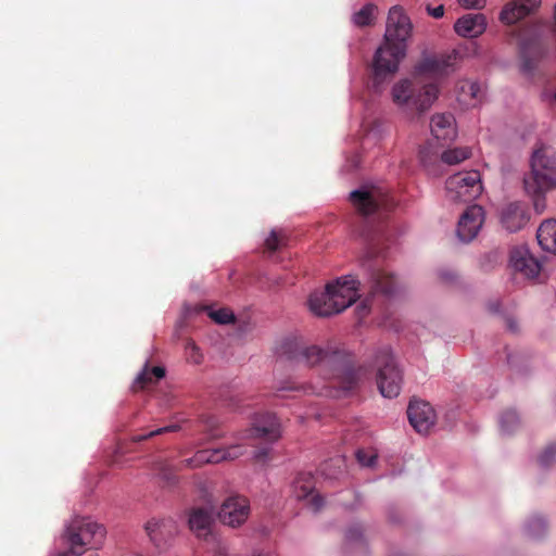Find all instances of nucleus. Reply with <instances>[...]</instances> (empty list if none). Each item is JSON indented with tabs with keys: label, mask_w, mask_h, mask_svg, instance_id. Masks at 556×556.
<instances>
[{
	"label": "nucleus",
	"mask_w": 556,
	"mask_h": 556,
	"mask_svg": "<svg viewBox=\"0 0 556 556\" xmlns=\"http://www.w3.org/2000/svg\"><path fill=\"white\" fill-rule=\"evenodd\" d=\"M520 426L519 416L515 410H506L502 414L500 418V427L501 431L506 434L513 433Z\"/></svg>",
	"instance_id": "32"
},
{
	"label": "nucleus",
	"mask_w": 556,
	"mask_h": 556,
	"mask_svg": "<svg viewBox=\"0 0 556 556\" xmlns=\"http://www.w3.org/2000/svg\"><path fill=\"white\" fill-rule=\"evenodd\" d=\"M344 463V458H331L321 465V472L329 478H337V471H332V468L340 470Z\"/></svg>",
	"instance_id": "38"
},
{
	"label": "nucleus",
	"mask_w": 556,
	"mask_h": 556,
	"mask_svg": "<svg viewBox=\"0 0 556 556\" xmlns=\"http://www.w3.org/2000/svg\"><path fill=\"white\" fill-rule=\"evenodd\" d=\"M457 2L465 9H482L486 0H457Z\"/></svg>",
	"instance_id": "46"
},
{
	"label": "nucleus",
	"mask_w": 556,
	"mask_h": 556,
	"mask_svg": "<svg viewBox=\"0 0 556 556\" xmlns=\"http://www.w3.org/2000/svg\"><path fill=\"white\" fill-rule=\"evenodd\" d=\"M266 456H267V450H261L255 454V458L257 462L264 460L266 458Z\"/></svg>",
	"instance_id": "49"
},
{
	"label": "nucleus",
	"mask_w": 556,
	"mask_h": 556,
	"mask_svg": "<svg viewBox=\"0 0 556 556\" xmlns=\"http://www.w3.org/2000/svg\"><path fill=\"white\" fill-rule=\"evenodd\" d=\"M485 218L482 206L470 205L462 214L457 225V236L463 242H470L479 233Z\"/></svg>",
	"instance_id": "12"
},
{
	"label": "nucleus",
	"mask_w": 556,
	"mask_h": 556,
	"mask_svg": "<svg viewBox=\"0 0 556 556\" xmlns=\"http://www.w3.org/2000/svg\"><path fill=\"white\" fill-rule=\"evenodd\" d=\"M288 235L285 230H271L269 236L265 239L264 248L266 252H276L288 244Z\"/></svg>",
	"instance_id": "28"
},
{
	"label": "nucleus",
	"mask_w": 556,
	"mask_h": 556,
	"mask_svg": "<svg viewBox=\"0 0 556 556\" xmlns=\"http://www.w3.org/2000/svg\"><path fill=\"white\" fill-rule=\"evenodd\" d=\"M427 12L434 18H441L444 15V7L442 4L435 8H431L430 5H428Z\"/></svg>",
	"instance_id": "47"
},
{
	"label": "nucleus",
	"mask_w": 556,
	"mask_h": 556,
	"mask_svg": "<svg viewBox=\"0 0 556 556\" xmlns=\"http://www.w3.org/2000/svg\"><path fill=\"white\" fill-rule=\"evenodd\" d=\"M155 471L164 485L170 486L177 482L176 469L166 460L155 464Z\"/></svg>",
	"instance_id": "30"
},
{
	"label": "nucleus",
	"mask_w": 556,
	"mask_h": 556,
	"mask_svg": "<svg viewBox=\"0 0 556 556\" xmlns=\"http://www.w3.org/2000/svg\"><path fill=\"white\" fill-rule=\"evenodd\" d=\"M432 136L442 141H451L456 137L455 118L452 114H435L431 117Z\"/></svg>",
	"instance_id": "23"
},
{
	"label": "nucleus",
	"mask_w": 556,
	"mask_h": 556,
	"mask_svg": "<svg viewBox=\"0 0 556 556\" xmlns=\"http://www.w3.org/2000/svg\"><path fill=\"white\" fill-rule=\"evenodd\" d=\"M214 523V511L208 507H192L188 513V526L190 531L198 538L207 540L212 534Z\"/></svg>",
	"instance_id": "17"
},
{
	"label": "nucleus",
	"mask_w": 556,
	"mask_h": 556,
	"mask_svg": "<svg viewBox=\"0 0 556 556\" xmlns=\"http://www.w3.org/2000/svg\"><path fill=\"white\" fill-rule=\"evenodd\" d=\"M371 269V288L381 292L387 296H394L399 292L397 280L390 275L386 269L380 267L377 261L370 265Z\"/></svg>",
	"instance_id": "22"
},
{
	"label": "nucleus",
	"mask_w": 556,
	"mask_h": 556,
	"mask_svg": "<svg viewBox=\"0 0 556 556\" xmlns=\"http://www.w3.org/2000/svg\"><path fill=\"white\" fill-rule=\"evenodd\" d=\"M419 159L425 167H429L437 161V153L431 151L430 144L424 146L419 150Z\"/></svg>",
	"instance_id": "40"
},
{
	"label": "nucleus",
	"mask_w": 556,
	"mask_h": 556,
	"mask_svg": "<svg viewBox=\"0 0 556 556\" xmlns=\"http://www.w3.org/2000/svg\"><path fill=\"white\" fill-rule=\"evenodd\" d=\"M523 186L528 194L538 198L556 189V153L551 148L541 146L533 151Z\"/></svg>",
	"instance_id": "5"
},
{
	"label": "nucleus",
	"mask_w": 556,
	"mask_h": 556,
	"mask_svg": "<svg viewBox=\"0 0 556 556\" xmlns=\"http://www.w3.org/2000/svg\"><path fill=\"white\" fill-rule=\"evenodd\" d=\"M529 220L526 206L520 202L505 205L501 211V224L509 232L522 229Z\"/></svg>",
	"instance_id": "20"
},
{
	"label": "nucleus",
	"mask_w": 556,
	"mask_h": 556,
	"mask_svg": "<svg viewBox=\"0 0 556 556\" xmlns=\"http://www.w3.org/2000/svg\"><path fill=\"white\" fill-rule=\"evenodd\" d=\"M471 155V150L467 147L465 148H455L447 151H444L441 155V159L444 163L448 165L458 164Z\"/></svg>",
	"instance_id": "31"
},
{
	"label": "nucleus",
	"mask_w": 556,
	"mask_h": 556,
	"mask_svg": "<svg viewBox=\"0 0 556 556\" xmlns=\"http://www.w3.org/2000/svg\"><path fill=\"white\" fill-rule=\"evenodd\" d=\"M540 5L541 0H511L504 5L500 20L507 25L515 24L536 11Z\"/></svg>",
	"instance_id": "19"
},
{
	"label": "nucleus",
	"mask_w": 556,
	"mask_h": 556,
	"mask_svg": "<svg viewBox=\"0 0 556 556\" xmlns=\"http://www.w3.org/2000/svg\"><path fill=\"white\" fill-rule=\"evenodd\" d=\"M349 164H350V167H351L352 165H353V166H355V167H356V166H358V163H357V162L352 161L351 159H350V161H349Z\"/></svg>",
	"instance_id": "50"
},
{
	"label": "nucleus",
	"mask_w": 556,
	"mask_h": 556,
	"mask_svg": "<svg viewBox=\"0 0 556 556\" xmlns=\"http://www.w3.org/2000/svg\"><path fill=\"white\" fill-rule=\"evenodd\" d=\"M454 29L462 37L477 38L485 31L486 18L481 13H468L455 22Z\"/></svg>",
	"instance_id": "21"
},
{
	"label": "nucleus",
	"mask_w": 556,
	"mask_h": 556,
	"mask_svg": "<svg viewBox=\"0 0 556 556\" xmlns=\"http://www.w3.org/2000/svg\"><path fill=\"white\" fill-rule=\"evenodd\" d=\"M182 464L186 467H190V468H197L204 464H210V458L206 453V450L198 451L193 457L184 459Z\"/></svg>",
	"instance_id": "39"
},
{
	"label": "nucleus",
	"mask_w": 556,
	"mask_h": 556,
	"mask_svg": "<svg viewBox=\"0 0 556 556\" xmlns=\"http://www.w3.org/2000/svg\"><path fill=\"white\" fill-rule=\"evenodd\" d=\"M410 18L401 5L389 10L383 43L377 49L372 63V87L378 92L380 85L399 70L406 55L407 40L412 35Z\"/></svg>",
	"instance_id": "3"
},
{
	"label": "nucleus",
	"mask_w": 556,
	"mask_h": 556,
	"mask_svg": "<svg viewBox=\"0 0 556 556\" xmlns=\"http://www.w3.org/2000/svg\"><path fill=\"white\" fill-rule=\"evenodd\" d=\"M546 522L540 516H533L529 519L526 531L531 539H540L546 532Z\"/></svg>",
	"instance_id": "33"
},
{
	"label": "nucleus",
	"mask_w": 556,
	"mask_h": 556,
	"mask_svg": "<svg viewBox=\"0 0 556 556\" xmlns=\"http://www.w3.org/2000/svg\"><path fill=\"white\" fill-rule=\"evenodd\" d=\"M407 417L412 427L419 433H427L435 422L433 408L424 401H410L407 408Z\"/></svg>",
	"instance_id": "14"
},
{
	"label": "nucleus",
	"mask_w": 556,
	"mask_h": 556,
	"mask_svg": "<svg viewBox=\"0 0 556 556\" xmlns=\"http://www.w3.org/2000/svg\"><path fill=\"white\" fill-rule=\"evenodd\" d=\"M349 285H350V307H351L361 298V294L358 293L361 282L358 280L352 279L350 277Z\"/></svg>",
	"instance_id": "44"
},
{
	"label": "nucleus",
	"mask_w": 556,
	"mask_h": 556,
	"mask_svg": "<svg viewBox=\"0 0 556 556\" xmlns=\"http://www.w3.org/2000/svg\"><path fill=\"white\" fill-rule=\"evenodd\" d=\"M281 437V428L275 414L264 413L258 415L251 429L247 430L243 438L264 439L275 442Z\"/></svg>",
	"instance_id": "13"
},
{
	"label": "nucleus",
	"mask_w": 556,
	"mask_h": 556,
	"mask_svg": "<svg viewBox=\"0 0 556 556\" xmlns=\"http://www.w3.org/2000/svg\"><path fill=\"white\" fill-rule=\"evenodd\" d=\"M483 98V89L479 83L464 80L458 86L457 99L467 106H475Z\"/></svg>",
	"instance_id": "24"
},
{
	"label": "nucleus",
	"mask_w": 556,
	"mask_h": 556,
	"mask_svg": "<svg viewBox=\"0 0 556 556\" xmlns=\"http://www.w3.org/2000/svg\"><path fill=\"white\" fill-rule=\"evenodd\" d=\"M165 377V368L162 366L150 367L148 364L143 367L141 372L137 376L134 384V391L144 390L154 386L162 378Z\"/></svg>",
	"instance_id": "25"
},
{
	"label": "nucleus",
	"mask_w": 556,
	"mask_h": 556,
	"mask_svg": "<svg viewBox=\"0 0 556 556\" xmlns=\"http://www.w3.org/2000/svg\"><path fill=\"white\" fill-rule=\"evenodd\" d=\"M556 462V444H548L538 457L539 466L543 469L549 468Z\"/></svg>",
	"instance_id": "35"
},
{
	"label": "nucleus",
	"mask_w": 556,
	"mask_h": 556,
	"mask_svg": "<svg viewBox=\"0 0 556 556\" xmlns=\"http://www.w3.org/2000/svg\"><path fill=\"white\" fill-rule=\"evenodd\" d=\"M510 266L516 274L529 280H534L540 276V262L523 248H516L510 252Z\"/></svg>",
	"instance_id": "15"
},
{
	"label": "nucleus",
	"mask_w": 556,
	"mask_h": 556,
	"mask_svg": "<svg viewBox=\"0 0 556 556\" xmlns=\"http://www.w3.org/2000/svg\"><path fill=\"white\" fill-rule=\"evenodd\" d=\"M482 189L478 170L457 173L445 182L446 197L453 202H469L478 198Z\"/></svg>",
	"instance_id": "9"
},
{
	"label": "nucleus",
	"mask_w": 556,
	"mask_h": 556,
	"mask_svg": "<svg viewBox=\"0 0 556 556\" xmlns=\"http://www.w3.org/2000/svg\"><path fill=\"white\" fill-rule=\"evenodd\" d=\"M370 306L368 305V300H364L361 303H358L355 307L354 314L357 318V324L362 325L363 319L369 314Z\"/></svg>",
	"instance_id": "43"
},
{
	"label": "nucleus",
	"mask_w": 556,
	"mask_h": 556,
	"mask_svg": "<svg viewBox=\"0 0 556 556\" xmlns=\"http://www.w3.org/2000/svg\"><path fill=\"white\" fill-rule=\"evenodd\" d=\"M553 17H554V22H555V26H556V2H555V5H554Z\"/></svg>",
	"instance_id": "51"
},
{
	"label": "nucleus",
	"mask_w": 556,
	"mask_h": 556,
	"mask_svg": "<svg viewBox=\"0 0 556 556\" xmlns=\"http://www.w3.org/2000/svg\"><path fill=\"white\" fill-rule=\"evenodd\" d=\"M350 556H355L356 553L366 552V542L363 538V528L359 525L350 527Z\"/></svg>",
	"instance_id": "29"
},
{
	"label": "nucleus",
	"mask_w": 556,
	"mask_h": 556,
	"mask_svg": "<svg viewBox=\"0 0 556 556\" xmlns=\"http://www.w3.org/2000/svg\"><path fill=\"white\" fill-rule=\"evenodd\" d=\"M249 514V501L243 496L236 495L224 501L218 517L224 525L237 528L248 519Z\"/></svg>",
	"instance_id": "11"
},
{
	"label": "nucleus",
	"mask_w": 556,
	"mask_h": 556,
	"mask_svg": "<svg viewBox=\"0 0 556 556\" xmlns=\"http://www.w3.org/2000/svg\"><path fill=\"white\" fill-rule=\"evenodd\" d=\"M509 328H510L511 330H515V326H514V324H513V323H509Z\"/></svg>",
	"instance_id": "53"
},
{
	"label": "nucleus",
	"mask_w": 556,
	"mask_h": 556,
	"mask_svg": "<svg viewBox=\"0 0 556 556\" xmlns=\"http://www.w3.org/2000/svg\"><path fill=\"white\" fill-rule=\"evenodd\" d=\"M186 353L188 359L193 364H200L203 359V355L201 354L200 349L192 341H189L186 344Z\"/></svg>",
	"instance_id": "41"
},
{
	"label": "nucleus",
	"mask_w": 556,
	"mask_h": 556,
	"mask_svg": "<svg viewBox=\"0 0 556 556\" xmlns=\"http://www.w3.org/2000/svg\"><path fill=\"white\" fill-rule=\"evenodd\" d=\"M378 8L374 3H366L352 16L353 24L357 27L371 26L377 17Z\"/></svg>",
	"instance_id": "27"
},
{
	"label": "nucleus",
	"mask_w": 556,
	"mask_h": 556,
	"mask_svg": "<svg viewBox=\"0 0 556 556\" xmlns=\"http://www.w3.org/2000/svg\"><path fill=\"white\" fill-rule=\"evenodd\" d=\"M374 367L377 368V384L382 396L394 399L400 394L402 386V371L399 369L392 351L384 346L377 351L372 365H350V391L353 384L368 380Z\"/></svg>",
	"instance_id": "4"
},
{
	"label": "nucleus",
	"mask_w": 556,
	"mask_h": 556,
	"mask_svg": "<svg viewBox=\"0 0 556 556\" xmlns=\"http://www.w3.org/2000/svg\"><path fill=\"white\" fill-rule=\"evenodd\" d=\"M151 542L157 547H165L177 534V525L172 518L151 519L146 525Z\"/></svg>",
	"instance_id": "16"
},
{
	"label": "nucleus",
	"mask_w": 556,
	"mask_h": 556,
	"mask_svg": "<svg viewBox=\"0 0 556 556\" xmlns=\"http://www.w3.org/2000/svg\"><path fill=\"white\" fill-rule=\"evenodd\" d=\"M178 428L179 427L177 425H169V426L156 428L154 430H150L144 433L135 434L132 437V441L134 442H142V441L153 438L155 435H160V434L167 433V432H175L178 430Z\"/></svg>",
	"instance_id": "36"
},
{
	"label": "nucleus",
	"mask_w": 556,
	"mask_h": 556,
	"mask_svg": "<svg viewBox=\"0 0 556 556\" xmlns=\"http://www.w3.org/2000/svg\"><path fill=\"white\" fill-rule=\"evenodd\" d=\"M355 457L362 467L371 468L377 462L378 454L371 448H359L356 451Z\"/></svg>",
	"instance_id": "34"
},
{
	"label": "nucleus",
	"mask_w": 556,
	"mask_h": 556,
	"mask_svg": "<svg viewBox=\"0 0 556 556\" xmlns=\"http://www.w3.org/2000/svg\"><path fill=\"white\" fill-rule=\"evenodd\" d=\"M303 389L301 386H296L294 383H287L278 389V391H299Z\"/></svg>",
	"instance_id": "48"
},
{
	"label": "nucleus",
	"mask_w": 556,
	"mask_h": 556,
	"mask_svg": "<svg viewBox=\"0 0 556 556\" xmlns=\"http://www.w3.org/2000/svg\"><path fill=\"white\" fill-rule=\"evenodd\" d=\"M348 276L328 282L323 290H315L307 300L311 313L317 317H329L348 307Z\"/></svg>",
	"instance_id": "7"
},
{
	"label": "nucleus",
	"mask_w": 556,
	"mask_h": 556,
	"mask_svg": "<svg viewBox=\"0 0 556 556\" xmlns=\"http://www.w3.org/2000/svg\"><path fill=\"white\" fill-rule=\"evenodd\" d=\"M451 56L447 59L427 58L415 71L413 79H402L391 90L392 101L408 114L424 113L431 108L439 96V80L450 73Z\"/></svg>",
	"instance_id": "2"
},
{
	"label": "nucleus",
	"mask_w": 556,
	"mask_h": 556,
	"mask_svg": "<svg viewBox=\"0 0 556 556\" xmlns=\"http://www.w3.org/2000/svg\"><path fill=\"white\" fill-rule=\"evenodd\" d=\"M106 531L88 518H75L67 526L64 539L68 544V551L61 552L58 556H80L87 548L98 549L104 542Z\"/></svg>",
	"instance_id": "6"
},
{
	"label": "nucleus",
	"mask_w": 556,
	"mask_h": 556,
	"mask_svg": "<svg viewBox=\"0 0 556 556\" xmlns=\"http://www.w3.org/2000/svg\"><path fill=\"white\" fill-rule=\"evenodd\" d=\"M206 453L210 458V464H218L225 460L224 447L206 450Z\"/></svg>",
	"instance_id": "45"
},
{
	"label": "nucleus",
	"mask_w": 556,
	"mask_h": 556,
	"mask_svg": "<svg viewBox=\"0 0 556 556\" xmlns=\"http://www.w3.org/2000/svg\"><path fill=\"white\" fill-rule=\"evenodd\" d=\"M536 238L543 250L556 254V220L543 222L538 229Z\"/></svg>",
	"instance_id": "26"
},
{
	"label": "nucleus",
	"mask_w": 556,
	"mask_h": 556,
	"mask_svg": "<svg viewBox=\"0 0 556 556\" xmlns=\"http://www.w3.org/2000/svg\"><path fill=\"white\" fill-rule=\"evenodd\" d=\"M350 204L365 217L377 215L379 218L395 205L393 199L377 186H363L350 192Z\"/></svg>",
	"instance_id": "8"
},
{
	"label": "nucleus",
	"mask_w": 556,
	"mask_h": 556,
	"mask_svg": "<svg viewBox=\"0 0 556 556\" xmlns=\"http://www.w3.org/2000/svg\"><path fill=\"white\" fill-rule=\"evenodd\" d=\"M292 492L298 500L307 501L315 511L324 505V498L315 493L314 480L311 473H299L292 483Z\"/></svg>",
	"instance_id": "18"
},
{
	"label": "nucleus",
	"mask_w": 556,
	"mask_h": 556,
	"mask_svg": "<svg viewBox=\"0 0 556 556\" xmlns=\"http://www.w3.org/2000/svg\"><path fill=\"white\" fill-rule=\"evenodd\" d=\"M224 452H225V460H233L243 455L244 448L240 444H233V445L224 447Z\"/></svg>",
	"instance_id": "42"
},
{
	"label": "nucleus",
	"mask_w": 556,
	"mask_h": 556,
	"mask_svg": "<svg viewBox=\"0 0 556 556\" xmlns=\"http://www.w3.org/2000/svg\"><path fill=\"white\" fill-rule=\"evenodd\" d=\"M208 316L217 324L227 325L235 321V315L229 308L212 309Z\"/></svg>",
	"instance_id": "37"
},
{
	"label": "nucleus",
	"mask_w": 556,
	"mask_h": 556,
	"mask_svg": "<svg viewBox=\"0 0 556 556\" xmlns=\"http://www.w3.org/2000/svg\"><path fill=\"white\" fill-rule=\"evenodd\" d=\"M534 205H535L536 208L539 207V205H540V200L539 199L535 201Z\"/></svg>",
	"instance_id": "52"
},
{
	"label": "nucleus",
	"mask_w": 556,
	"mask_h": 556,
	"mask_svg": "<svg viewBox=\"0 0 556 556\" xmlns=\"http://www.w3.org/2000/svg\"><path fill=\"white\" fill-rule=\"evenodd\" d=\"M383 324H384L386 326H392L391 324H388V321H387V320H383Z\"/></svg>",
	"instance_id": "54"
},
{
	"label": "nucleus",
	"mask_w": 556,
	"mask_h": 556,
	"mask_svg": "<svg viewBox=\"0 0 556 556\" xmlns=\"http://www.w3.org/2000/svg\"><path fill=\"white\" fill-rule=\"evenodd\" d=\"M543 35V26L535 25L529 35L525 33L521 36L520 55L522 60V72L530 73L535 67L536 62L544 55L546 47Z\"/></svg>",
	"instance_id": "10"
},
{
	"label": "nucleus",
	"mask_w": 556,
	"mask_h": 556,
	"mask_svg": "<svg viewBox=\"0 0 556 556\" xmlns=\"http://www.w3.org/2000/svg\"><path fill=\"white\" fill-rule=\"evenodd\" d=\"M278 353L308 367L321 364L325 383L317 391L319 395L340 399L348 394V352L344 342L329 341L326 349H321L288 338L280 343Z\"/></svg>",
	"instance_id": "1"
}]
</instances>
